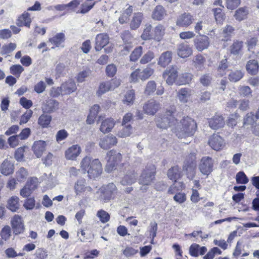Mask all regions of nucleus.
Segmentation results:
<instances>
[{
  "mask_svg": "<svg viewBox=\"0 0 259 259\" xmlns=\"http://www.w3.org/2000/svg\"><path fill=\"white\" fill-rule=\"evenodd\" d=\"M31 22L29 14L27 12H24L19 17L17 21V24L19 26H25L29 27Z\"/></svg>",
  "mask_w": 259,
  "mask_h": 259,
  "instance_id": "obj_32",
  "label": "nucleus"
},
{
  "mask_svg": "<svg viewBox=\"0 0 259 259\" xmlns=\"http://www.w3.org/2000/svg\"><path fill=\"white\" fill-rule=\"evenodd\" d=\"M225 121L221 115H215L209 121L210 127L214 130L219 129L224 126Z\"/></svg>",
  "mask_w": 259,
  "mask_h": 259,
  "instance_id": "obj_24",
  "label": "nucleus"
},
{
  "mask_svg": "<svg viewBox=\"0 0 259 259\" xmlns=\"http://www.w3.org/2000/svg\"><path fill=\"white\" fill-rule=\"evenodd\" d=\"M11 224L16 234H20L23 232L24 227L22 218L18 215H15L11 220Z\"/></svg>",
  "mask_w": 259,
  "mask_h": 259,
  "instance_id": "obj_19",
  "label": "nucleus"
},
{
  "mask_svg": "<svg viewBox=\"0 0 259 259\" xmlns=\"http://www.w3.org/2000/svg\"><path fill=\"white\" fill-rule=\"evenodd\" d=\"M165 27L159 24L153 29V39L156 41H160L165 34Z\"/></svg>",
  "mask_w": 259,
  "mask_h": 259,
  "instance_id": "obj_28",
  "label": "nucleus"
},
{
  "mask_svg": "<svg viewBox=\"0 0 259 259\" xmlns=\"http://www.w3.org/2000/svg\"><path fill=\"white\" fill-rule=\"evenodd\" d=\"M59 102L54 99L47 100L42 105L41 109L44 113H51L59 109Z\"/></svg>",
  "mask_w": 259,
  "mask_h": 259,
  "instance_id": "obj_13",
  "label": "nucleus"
},
{
  "mask_svg": "<svg viewBox=\"0 0 259 259\" xmlns=\"http://www.w3.org/2000/svg\"><path fill=\"white\" fill-rule=\"evenodd\" d=\"M193 51L189 45L182 43L178 45L177 48L178 55L183 58H187L192 54Z\"/></svg>",
  "mask_w": 259,
  "mask_h": 259,
  "instance_id": "obj_21",
  "label": "nucleus"
},
{
  "mask_svg": "<svg viewBox=\"0 0 259 259\" xmlns=\"http://www.w3.org/2000/svg\"><path fill=\"white\" fill-rule=\"evenodd\" d=\"M196 127V123L193 119L189 117H184L176 127V135L181 139L191 137L195 133Z\"/></svg>",
  "mask_w": 259,
  "mask_h": 259,
  "instance_id": "obj_1",
  "label": "nucleus"
},
{
  "mask_svg": "<svg viewBox=\"0 0 259 259\" xmlns=\"http://www.w3.org/2000/svg\"><path fill=\"white\" fill-rule=\"evenodd\" d=\"M73 189L76 195L78 196L89 194L92 191V188L87 186L85 180H79L76 182Z\"/></svg>",
  "mask_w": 259,
  "mask_h": 259,
  "instance_id": "obj_7",
  "label": "nucleus"
},
{
  "mask_svg": "<svg viewBox=\"0 0 259 259\" xmlns=\"http://www.w3.org/2000/svg\"><path fill=\"white\" fill-rule=\"evenodd\" d=\"M208 144L213 149L217 151L223 149L225 146L224 140L218 134H213L210 137Z\"/></svg>",
  "mask_w": 259,
  "mask_h": 259,
  "instance_id": "obj_15",
  "label": "nucleus"
},
{
  "mask_svg": "<svg viewBox=\"0 0 259 259\" xmlns=\"http://www.w3.org/2000/svg\"><path fill=\"white\" fill-rule=\"evenodd\" d=\"M141 79L140 69L138 68L133 71L130 75V81L131 82L136 83Z\"/></svg>",
  "mask_w": 259,
  "mask_h": 259,
  "instance_id": "obj_55",
  "label": "nucleus"
},
{
  "mask_svg": "<svg viewBox=\"0 0 259 259\" xmlns=\"http://www.w3.org/2000/svg\"><path fill=\"white\" fill-rule=\"evenodd\" d=\"M52 120V116L45 113L41 115L38 118V123L42 127H47Z\"/></svg>",
  "mask_w": 259,
  "mask_h": 259,
  "instance_id": "obj_43",
  "label": "nucleus"
},
{
  "mask_svg": "<svg viewBox=\"0 0 259 259\" xmlns=\"http://www.w3.org/2000/svg\"><path fill=\"white\" fill-rule=\"evenodd\" d=\"M63 94L68 95L75 92L77 87L75 83L73 81H68L64 82L61 85Z\"/></svg>",
  "mask_w": 259,
  "mask_h": 259,
  "instance_id": "obj_30",
  "label": "nucleus"
},
{
  "mask_svg": "<svg viewBox=\"0 0 259 259\" xmlns=\"http://www.w3.org/2000/svg\"><path fill=\"white\" fill-rule=\"evenodd\" d=\"M28 176V173L26 169L24 167H21L16 172V178L18 181L24 182L25 181Z\"/></svg>",
  "mask_w": 259,
  "mask_h": 259,
  "instance_id": "obj_49",
  "label": "nucleus"
},
{
  "mask_svg": "<svg viewBox=\"0 0 259 259\" xmlns=\"http://www.w3.org/2000/svg\"><path fill=\"white\" fill-rule=\"evenodd\" d=\"M93 160L91 157L88 156L84 157L80 161V167L84 173H89V169L92 165Z\"/></svg>",
  "mask_w": 259,
  "mask_h": 259,
  "instance_id": "obj_35",
  "label": "nucleus"
},
{
  "mask_svg": "<svg viewBox=\"0 0 259 259\" xmlns=\"http://www.w3.org/2000/svg\"><path fill=\"white\" fill-rule=\"evenodd\" d=\"M178 70L177 66H172L164 71L163 76L167 84L171 85L175 82L178 77Z\"/></svg>",
  "mask_w": 259,
  "mask_h": 259,
  "instance_id": "obj_9",
  "label": "nucleus"
},
{
  "mask_svg": "<svg viewBox=\"0 0 259 259\" xmlns=\"http://www.w3.org/2000/svg\"><path fill=\"white\" fill-rule=\"evenodd\" d=\"M234 28L230 25H227L223 29L222 34L223 40L227 41L229 37L233 34Z\"/></svg>",
  "mask_w": 259,
  "mask_h": 259,
  "instance_id": "obj_48",
  "label": "nucleus"
},
{
  "mask_svg": "<svg viewBox=\"0 0 259 259\" xmlns=\"http://www.w3.org/2000/svg\"><path fill=\"white\" fill-rule=\"evenodd\" d=\"M246 68L247 71L251 74H255L258 69V64L257 61L252 60L248 61L247 63Z\"/></svg>",
  "mask_w": 259,
  "mask_h": 259,
  "instance_id": "obj_42",
  "label": "nucleus"
},
{
  "mask_svg": "<svg viewBox=\"0 0 259 259\" xmlns=\"http://www.w3.org/2000/svg\"><path fill=\"white\" fill-rule=\"evenodd\" d=\"M109 43V37L106 33H100L98 34L96 37V51H100Z\"/></svg>",
  "mask_w": 259,
  "mask_h": 259,
  "instance_id": "obj_20",
  "label": "nucleus"
},
{
  "mask_svg": "<svg viewBox=\"0 0 259 259\" xmlns=\"http://www.w3.org/2000/svg\"><path fill=\"white\" fill-rule=\"evenodd\" d=\"M135 100V91L133 90L128 91L124 95L122 102L124 104L131 106Z\"/></svg>",
  "mask_w": 259,
  "mask_h": 259,
  "instance_id": "obj_39",
  "label": "nucleus"
},
{
  "mask_svg": "<svg viewBox=\"0 0 259 259\" xmlns=\"http://www.w3.org/2000/svg\"><path fill=\"white\" fill-rule=\"evenodd\" d=\"M122 39L125 44L123 49L122 50L123 55L127 54L132 49L133 37L128 32L125 33L122 36Z\"/></svg>",
  "mask_w": 259,
  "mask_h": 259,
  "instance_id": "obj_26",
  "label": "nucleus"
},
{
  "mask_svg": "<svg viewBox=\"0 0 259 259\" xmlns=\"http://www.w3.org/2000/svg\"><path fill=\"white\" fill-rule=\"evenodd\" d=\"M143 48L139 46L134 49L130 55V61L136 62L141 56Z\"/></svg>",
  "mask_w": 259,
  "mask_h": 259,
  "instance_id": "obj_46",
  "label": "nucleus"
},
{
  "mask_svg": "<svg viewBox=\"0 0 259 259\" xmlns=\"http://www.w3.org/2000/svg\"><path fill=\"white\" fill-rule=\"evenodd\" d=\"M156 89V84L154 81L151 80L148 82L145 89V94L150 95L153 94Z\"/></svg>",
  "mask_w": 259,
  "mask_h": 259,
  "instance_id": "obj_51",
  "label": "nucleus"
},
{
  "mask_svg": "<svg viewBox=\"0 0 259 259\" xmlns=\"http://www.w3.org/2000/svg\"><path fill=\"white\" fill-rule=\"evenodd\" d=\"M194 46L199 52L207 49L210 44L209 38L206 35L196 38L194 40Z\"/></svg>",
  "mask_w": 259,
  "mask_h": 259,
  "instance_id": "obj_18",
  "label": "nucleus"
},
{
  "mask_svg": "<svg viewBox=\"0 0 259 259\" xmlns=\"http://www.w3.org/2000/svg\"><path fill=\"white\" fill-rule=\"evenodd\" d=\"M19 200L17 196H12L8 201L7 207L12 211H16L20 206Z\"/></svg>",
  "mask_w": 259,
  "mask_h": 259,
  "instance_id": "obj_36",
  "label": "nucleus"
},
{
  "mask_svg": "<svg viewBox=\"0 0 259 259\" xmlns=\"http://www.w3.org/2000/svg\"><path fill=\"white\" fill-rule=\"evenodd\" d=\"M213 165L211 158L206 156L201 158L199 165V168L202 174L208 176L212 171Z\"/></svg>",
  "mask_w": 259,
  "mask_h": 259,
  "instance_id": "obj_6",
  "label": "nucleus"
},
{
  "mask_svg": "<svg viewBox=\"0 0 259 259\" xmlns=\"http://www.w3.org/2000/svg\"><path fill=\"white\" fill-rule=\"evenodd\" d=\"M177 98L182 104L187 103L190 100L191 91L188 88L181 89L177 92Z\"/></svg>",
  "mask_w": 259,
  "mask_h": 259,
  "instance_id": "obj_23",
  "label": "nucleus"
},
{
  "mask_svg": "<svg viewBox=\"0 0 259 259\" xmlns=\"http://www.w3.org/2000/svg\"><path fill=\"white\" fill-rule=\"evenodd\" d=\"M116 192L117 188L113 183L103 186L99 190V193L100 194V199L104 201H108L112 198Z\"/></svg>",
  "mask_w": 259,
  "mask_h": 259,
  "instance_id": "obj_4",
  "label": "nucleus"
},
{
  "mask_svg": "<svg viewBox=\"0 0 259 259\" xmlns=\"http://www.w3.org/2000/svg\"><path fill=\"white\" fill-rule=\"evenodd\" d=\"M117 71V68L116 66L113 64L108 65L106 67V74L108 76H113Z\"/></svg>",
  "mask_w": 259,
  "mask_h": 259,
  "instance_id": "obj_64",
  "label": "nucleus"
},
{
  "mask_svg": "<svg viewBox=\"0 0 259 259\" xmlns=\"http://www.w3.org/2000/svg\"><path fill=\"white\" fill-rule=\"evenodd\" d=\"M154 70L150 65H148L143 70L140 69L141 80L144 81L148 79L153 73Z\"/></svg>",
  "mask_w": 259,
  "mask_h": 259,
  "instance_id": "obj_41",
  "label": "nucleus"
},
{
  "mask_svg": "<svg viewBox=\"0 0 259 259\" xmlns=\"http://www.w3.org/2000/svg\"><path fill=\"white\" fill-rule=\"evenodd\" d=\"M1 173L7 176L14 171V165L8 160H5L1 166Z\"/></svg>",
  "mask_w": 259,
  "mask_h": 259,
  "instance_id": "obj_33",
  "label": "nucleus"
},
{
  "mask_svg": "<svg viewBox=\"0 0 259 259\" xmlns=\"http://www.w3.org/2000/svg\"><path fill=\"white\" fill-rule=\"evenodd\" d=\"M143 19V15L141 13H135L131 20L130 23L131 28L136 29L138 28L142 22Z\"/></svg>",
  "mask_w": 259,
  "mask_h": 259,
  "instance_id": "obj_34",
  "label": "nucleus"
},
{
  "mask_svg": "<svg viewBox=\"0 0 259 259\" xmlns=\"http://www.w3.org/2000/svg\"><path fill=\"white\" fill-rule=\"evenodd\" d=\"M81 151L80 147L77 145H73L65 152V157L67 160H75Z\"/></svg>",
  "mask_w": 259,
  "mask_h": 259,
  "instance_id": "obj_17",
  "label": "nucleus"
},
{
  "mask_svg": "<svg viewBox=\"0 0 259 259\" xmlns=\"http://www.w3.org/2000/svg\"><path fill=\"white\" fill-rule=\"evenodd\" d=\"M215 21L218 23H222L225 19V15L222 13L221 8H215L213 9Z\"/></svg>",
  "mask_w": 259,
  "mask_h": 259,
  "instance_id": "obj_45",
  "label": "nucleus"
},
{
  "mask_svg": "<svg viewBox=\"0 0 259 259\" xmlns=\"http://www.w3.org/2000/svg\"><path fill=\"white\" fill-rule=\"evenodd\" d=\"M141 37L142 39L145 40L153 39V30H152L151 24H147L145 25V28Z\"/></svg>",
  "mask_w": 259,
  "mask_h": 259,
  "instance_id": "obj_40",
  "label": "nucleus"
},
{
  "mask_svg": "<svg viewBox=\"0 0 259 259\" xmlns=\"http://www.w3.org/2000/svg\"><path fill=\"white\" fill-rule=\"evenodd\" d=\"M10 71L13 75L19 76L24 71V68L20 65H14L10 67Z\"/></svg>",
  "mask_w": 259,
  "mask_h": 259,
  "instance_id": "obj_61",
  "label": "nucleus"
},
{
  "mask_svg": "<svg viewBox=\"0 0 259 259\" xmlns=\"http://www.w3.org/2000/svg\"><path fill=\"white\" fill-rule=\"evenodd\" d=\"M91 72V70L89 69L80 72L77 77V81L79 82H82L84 81L85 78L90 75Z\"/></svg>",
  "mask_w": 259,
  "mask_h": 259,
  "instance_id": "obj_58",
  "label": "nucleus"
},
{
  "mask_svg": "<svg viewBox=\"0 0 259 259\" xmlns=\"http://www.w3.org/2000/svg\"><path fill=\"white\" fill-rule=\"evenodd\" d=\"M33 112L31 110H27L21 117L20 124L27 123L32 116Z\"/></svg>",
  "mask_w": 259,
  "mask_h": 259,
  "instance_id": "obj_60",
  "label": "nucleus"
},
{
  "mask_svg": "<svg viewBox=\"0 0 259 259\" xmlns=\"http://www.w3.org/2000/svg\"><path fill=\"white\" fill-rule=\"evenodd\" d=\"M166 13L161 6L156 7L152 14V18L155 20H160L165 16Z\"/></svg>",
  "mask_w": 259,
  "mask_h": 259,
  "instance_id": "obj_38",
  "label": "nucleus"
},
{
  "mask_svg": "<svg viewBox=\"0 0 259 259\" xmlns=\"http://www.w3.org/2000/svg\"><path fill=\"white\" fill-rule=\"evenodd\" d=\"M48 142L38 140L35 141L32 146V150L37 158H40L46 150Z\"/></svg>",
  "mask_w": 259,
  "mask_h": 259,
  "instance_id": "obj_11",
  "label": "nucleus"
},
{
  "mask_svg": "<svg viewBox=\"0 0 259 259\" xmlns=\"http://www.w3.org/2000/svg\"><path fill=\"white\" fill-rule=\"evenodd\" d=\"M205 58L200 54L195 56L193 59V65L197 69L202 71L205 69Z\"/></svg>",
  "mask_w": 259,
  "mask_h": 259,
  "instance_id": "obj_27",
  "label": "nucleus"
},
{
  "mask_svg": "<svg viewBox=\"0 0 259 259\" xmlns=\"http://www.w3.org/2000/svg\"><path fill=\"white\" fill-rule=\"evenodd\" d=\"M155 57L153 52L149 51L145 53L140 61L141 64H146L150 63Z\"/></svg>",
  "mask_w": 259,
  "mask_h": 259,
  "instance_id": "obj_47",
  "label": "nucleus"
},
{
  "mask_svg": "<svg viewBox=\"0 0 259 259\" xmlns=\"http://www.w3.org/2000/svg\"><path fill=\"white\" fill-rule=\"evenodd\" d=\"M172 55V52L170 51L162 53L158 59L157 64L161 67L165 68L171 62Z\"/></svg>",
  "mask_w": 259,
  "mask_h": 259,
  "instance_id": "obj_22",
  "label": "nucleus"
},
{
  "mask_svg": "<svg viewBox=\"0 0 259 259\" xmlns=\"http://www.w3.org/2000/svg\"><path fill=\"white\" fill-rule=\"evenodd\" d=\"M175 111V108H171L157 117L156 120L157 126L159 128L167 129L173 125L175 121L174 117Z\"/></svg>",
  "mask_w": 259,
  "mask_h": 259,
  "instance_id": "obj_2",
  "label": "nucleus"
},
{
  "mask_svg": "<svg viewBox=\"0 0 259 259\" xmlns=\"http://www.w3.org/2000/svg\"><path fill=\"white\" fill-rule=\"evenodd\" d=\"M155 174L156 167L154 165L147 166L143 170L139 179V183L145 186L144 190H146V187L150 185L153 182Z\"/></svg>",
  "mask_w": 259,
  "mask_h": 259,
  "instance_id": "obj_3",
  "label": "nucleus"
},
{
  "mask_svg": "<svg viewBox=\"0 0 259 259\" xmlns=\"http://www.w3.org/2000/svg\"><path fill=\"white\" fill-rule=\"evenodd\" d=\"M107 164L106 169L108 171L113 170L116 165L121 161V154L114 150H111L107 154Z\"/></svg>",
  "mask_w": 259,
  "mask_h": 259,
  "instance_id": "obj_5",
  "label": "nucleus"
},
{
  "mask_svg": "<svg viewBox=\"0 0 259 259\" xmlns=\"http://www.w3.org/2000/svg\"><path fill=\"white\" fill-rule=\"evenodd\" d=\"M242 78V73L240 71H235L229 75V79L231 81L236 82Z\"/></svg>",
  "mask_w": 259,
  "mask_h": 259,
  "instance_id": "obj_56",
  "label": "nucleus"
},
{
  "mask_svg": "<svg viewBox=\"0 0 259 259\" xmlns=\"http://www.w3.org/2000/svg\"><path fill=\"white\" fill-rule=\"evenodd\" d=\"M194 20L193 16L189 13H184L180 15L177 19V26L181 27H188Z\"/></svg>",
  "mask_w": 259,
  "mask_h": 259,
  "instance_id": "obj_10",
  "label": "nucleus"
},
{
  "mask_svg": "<svg viewBox=\"0 0 259 259\" xmlns=\"http://www.w3.org/2000/svg\"><path fill=\"white\" fill-rule=\"evenodd\" d=\"M160 104L154 100L148 101L143 106L144 112L148 115H154L159 109Z\"/></svg>",
  "mask_w": 259,
  "mask_h": 259,
  "instance_id": "obj_12",
  "label": "nucleus"
},
{
  "mask_svg": "<svg viewBox=\"0 0 259 259\" xmlns=\"http://www.w3.org/2000/svg\"><path fill=\"white\" fill-rule=\"evenodd\" d=\"M167 176L170 180L176 182L182 176L181 168L178 165L171 167L167 170Z\"/></svg>",
  "mask_w": 259,
  "mask_h": 259,
  "instance_id": "obj_25",
  "label": "nucleus"
},
{
  "mask_svg": "<svg viewBox=\"0 0 259 259\" xmlns=\"http://www.w3.org/2000/svg\"><path fill=\"white\" fill-rule=\"evenodd\" d=\"M106 81L107 82L111 91L114 90L120 84V80L116 78H113Z\"/></svg>",
  "mask_w": 259,
  "mask_h": 259,
  "instance_id": "obj_63",
  "label": "nucleus"
},
{
  "mask_svg": "<svg viewBox=\"0 0 259 259\" xmlns=\"http://www.w3.org/2000/svg\"><path fill=\"white\" fill-rule=\"evenodd\" d=\"M65 39V34L63 33H58L54 36L49 39V42L55 46L59 47Z\"/></svg>",
  "mask_w": 259,
  "mask_h": 259,
  "instance_id": "obj_37",
  "label": "nucleus"
},
{
  "mask_svg": "<svg viewBox=\"0 0 259 259\" xmlns=\"http://www.w3.org/2000/svg\"><path fill=\"white\" fill-rule=\"evenodd\" d=\"M193 75L190 73L182 74L179 77V84H186L189 83L192 80Z\"/></svg>",
  "mask_w": 259,
  "mask_h": 259,
  "instance_id": "obj_54",
  "label": "nucleus"
},
{
  "mask_svg": "<svg viewBox=\"0 0 259 259\" xmlns=\"http://www.w3.org/2000/svg\"><path fill=\"white\" fill-rule=\"evenodd\" d=\"M241 3V0H226V6L227 9L234 10Z\"/></svg>",
  "mask_w": 259,
  "mask_h": 259,
  "instance_id": "obj_57",
  "label": "nucleus"
},
{
  "mask_svg": "<svg viewBox=\"0 0 259 259\" xmlns=\"http://www.w3.org/2000/svg\"><path fill=\"white\" fill-rule=\"evenodd\" d=\"M26 146H23L18 148L15 153V158L18 161H21L24 158V153L25 148Z\"/></svg>",
  "mask_w": 259,
  "mask_h": 259,
  "instance_id": "obj_59",
  "label": "nucleus"
},
{
  "mask_svg": "<svg viewBox=\"0 0 259 259\" xmlns=\"http://www.w3.org/2000/svg\"><path fill=\"white\" fill-rule=\"evenodd\" d=\"M182 184L180 182H175L169 188L168 193L169 194H174L182 189Z\"/></svg>",
  "mask_w": 259,
  "mask_h": 259,
  "instance_id": "obj_62",
  "label": "nucleus"
},
{
  "mask_svg": "<svg viewBox=\"0 0 259 259\" xmlns=\"http://www.w3.org/2000/svg\"><path fill=\"white\" fill-rule=\"evenodd\" d=\"M132 132V127L131 125H127L124 126L120 131H119L117 136L120 138H125L131 135Z\"/></svg>",
  "mask_w": 259,
  "mask_h": 259,
  "instance_id": "obj_53",
  "label": "nucleus"
},
{
  "mask_svg": "<svg viewBox=\"0 0 259 259\" xmlns=\"http://www.w3.org/2000/svg\"><path fill=\"white\" fill-rule=\"evenodd\" d=\"M117 143V139L116 137L109 135L100 139L99 146L101 148L107 150L115 145Z\"/></svg>",
  "mask_w": 259,
  "mask_h": 259,
  "instance_id": "obj_14",
  "label": "nucleus"
},
{
  "mask_svg": "<svg viewBox=\"0 0 259 259\" xmlns=\"http://www.w3.org/2000/svg\"><path fill=\"white\" fill-rule=\"evenodd\" d=\"M102 172V166L98 159L93 160L92 165L89 169L88 175L90 178H96L99 177Z\"/></svg>",
  "mask_w": 259,
  "mask_h": 259,
  "instance_id": "obj_16",
  "label": "nucleus"
},
{
  "mask_svg": "<svg viewBox=\"0 0 259 259\" xmlns=\"http://www.w3.org/2000/svg\"><path fill=\"white\" fill-rule=\"evenodd\" d=\"M97 123H101L99 130L103 134L111 132L115 124V122L113 118H107L104 119L102 116L99 117Z\"/></svg>",
  "mask_w": 259,
  "mask_h": 259,
  "instance_id": "obj_8",
  "label": "nucleus"
},
{
  "mask_svg": "<svg viewBox=\"0 0 259 259\" xmlns=\"http://www.w3.org/2000/svg\"><path fill=\"white\" fill-rule=\"evenodd\" d=\"M95 3L96 2H92L91 1L87 0L81 5L80 12L82 14H85L88 13L93 8Z\"/></svg>",
  "mask_w": 259,
  "mask_h": 259,
  "instance_id": "obj_50",
  "label": "nucleus"
},
{
  "mask_svg": "<svg viewBox=\"0 0 259 259\" xmlns=\"http://www.w3.org/2000/svg\"><path fill=\"white\" fill-rule=\"evenodd\" d=\"M195 168L196 164L192 161L191 162H186L185 163L183 170L186 171L188 178L192 179L195 176Z\"/></svg>",
  "mask_w": 259,
  "mask_h": 259,
  "instance_id": "obj_31",
  "label": "nucleus"
},
{
  "mask_svg": "<svg viewBox=\"0 0 259 259\" xmlns=\"http://www.w3.org/2000/svg\"><path fill=\"white\" fill-rule=\"evenodd\" d=\"M110 89L108 84L106 81L102 82L100 83L96 94L98 96L100 97L102 95L105 94L106 92L110 91Z\"/></svg>",
  "mask_w": 259,
  "mask_h": 259,
  "instance_id": "obj_44",
  "label": "nucleus"
},
{
  "mask_svg": "<svg viewBox=\"0 0 259 259\" xmlns=\"http://www.w3.org/2000/svg\"><path fill=\"white\" fill-rule=\"evenodd\" d=\"M16 48V44L15 43L11 42L8 45H4L2 47L1 54L2 55H5L10 53L13 51Z\"/></svg>",
  "mask_w": 259,
  "mask_h": 259,
  "instance_id": "obj_52",
  "label": "nucleus"
},
{
  "mask_svg": "<svg viewBox=\"0 0 259 259\" xmlns=\"http://www.w3.org/2000/svg\"><path fill=\"white\" fill-rule=\"evenodd\" d=\"M137 177V175L135 171H128L122 178L121 183L122 185H132L136 182Z\"/></svg>",
  "mask_w": 259,
  "mask_h": 259,
  "instance_id": "obj_29",
  "label": "nucleus"
}]
</instances>
